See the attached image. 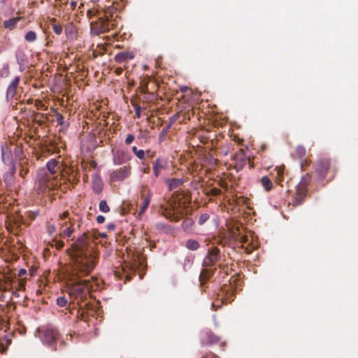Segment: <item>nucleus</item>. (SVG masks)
Wrapping results in <instances>:
<instances>
[{
    "label": "nucleus",
    "mask_w": 358,
    "mask_h": 358,
    "mask_svg": "<svg viewBox=\"0 0 358 358\" xmlns=\"http://www.w3.org/2000/svg\"><path fill=\"white\" fill-rule=\"evenodd\" d=\"M1 158L4 164L13 166V151L11 145L4 143L1 145Z\"/></svg>",
    "instance_id": "12"
},
{
    "label": "nucleus",
    "mask_w": 358,
    "mask_h": 358,
    "mask_svg": "<svg viewBox=\"0 0 358 358\" xmlns=\"http://www.w3.org/2000/svg\"><path fill=\"white\" fill-rule=\"evenodd\" d=\"M314 171L320 178H326L329 174L334 176L337 169L336 165L332 163L331 159L327 157H321L317 159L315 166Z\"/></svg>",
    "instance_id": "4"
},
{
    "label": "nucleus",
    "mask_w": 358,
    "mask_h": 358,
    "mask_svg": "<svg viewBox=\"0 0 358 358\" xmlns=\"http://www.w3.org/2000/svg\"><path fill=\"white\" fill-rule=\"evenodd\" d=\"M136 156L140 159H143L145 158V152L143 150H139L138 152H136Z\"/></svg>",
    "instance_id": "43"
},
{
    "label": "nucleus",
    "mask_w": 358,
    "mask_h": 358,
    "mask_svg": "<svg viewBox=\"0 0 358 358\" xmlns=\"http://www.w3.org/2000/svg\"><path fill=\"white\" fill-rule=\"evenodd\" d=\"M101 236H102L103 237H106V234H101Z\"/></svg>",
    "instance_id": "60"
},
{
    "label": "nucleus",
    "mask_w": 358,
    "mask_h": 358,
    "mask_svg": "<svg viewBox=\"0 0 358 358\" xmlns=\"http://www.w3.org/2000/svg\"><path fill=\"white\" fill-rule=\"evenodd\" d=\"M20 19H21L20 17H16L10 18L8 20H5L3 22V27L6 29L13 30L15 27L17 23L20 20Z\"/></svg>",
    "instance_id": "21"
},
{
    "label": "nucleus",
    "mask_w": 358,
    "mask_h": 358,
    "mask_svg": "<svg viewBox=\"0 0 358 358\" xmlns=\"http://www.w3.org/2000/svg\"><path fill=\"white\" fill-rule=\"evenodd\" d=\"M36 271V269L34 268V267H31L30 269H29V273H30V275L31 276H33L35 275V273Z\"/></svg>",
    "instance_id": "52"
},
{
    "label": "nucleus",
    "mask_w": 358,
    "mask_h": 358,
    "mask_svg": "<svg viewBox=\"0 0 358 358\" xmlns=\"http://www.w3.org/2000/svg\"><path fill=\"white\" fill-rule=\"evenodd\" d=\"M90 241L89 236L84 233L71 245L73 265L68 292L71 299L77 301L78 304L87 299L92 289V282L89 280H81V278L90 274L97 263V256L90 246Z\"/></svg>",
    "instance_id": "1"
},
{
    "label": "nucleus",
    "mask_w": 358,
    "mask_h": 358,
    "mask_svg": "<svg viewBox=\"0 0 358 358\" xmlns=\"http://www.w3.org/2000/svg\"><path fill=\"white\" fill-rule=\"evenodd\" d=\"M136 116L139 118L141 117V108L138 107L136 108Z\"/></svg>",
    "instance_id": "51"
},
{
    "label": "nucleus",
    "mask_w": 358,
    "mask_h": 358,
    "mask_svg": "<svg viewBox=\"0 0 358 358\" xmlns=\"http://www.w3.org/2000/svg\"><path fill=\"white\" fill-rule=\"evenodd\" d=\"M217 358H219V357H217Z\"/></svg>",
    "instance_id": "63"
},
{
    "label": "nucleus",
    "mask_w": 358,
    "mask_h": 358,
    "mask_svg": "<svg viewBox=\"0 0 358 358\" xmlns=\"http://www.w3.org/2000/svg\"><path fill=\"white\" fill-rule=\"evenodd\" d=\"M99 1H100V0H92V2H94V3H97V2H99Z\"/></svg>",
    "instance_id": "59"
},
{
    "label": "nucleus",
    "mask_w": 358,
    "mask_h": 358,
    "mask_svg": "<svg viewBox=\"0 0 358 358\" xmlns=\"http://www.w3.org/2000/svg\"><path fill=\"white\" fill-rule=\"evenodd\" d=\"M99 210L103 213H108L110 211V207L108 206L106 201L102 200L100 201L99 205Z\"/></svg>",
    "instance_id": "29"
},
{
    "label": "nucleus",
    "mask_w": 358,
    "mask_h": 358,
    "mask_svg": "<svg viewBox=\"0 0 358 358\" xmlns=\"http://www.w3.org/2000/svg\"><path fill=\"white\" fill-rule=\"evenodd\" d=\"M188 87L187 86H183V87H180V91L182 92V93H185L186 92L187 90H188Z\"/></svg>",
    "instance_id": "54"
},
{
    "label": "nucleus",
    "mask_w": 358,
    "mask_h": 358,
    "mask_svg": "<svg viewBox=\"0 0 358 358\" xmlns=\"http://www.w3.org/2000/svg\"><path fill=\"white\" fill-rule=\"evenodd\" d=\"M57 304L59 307H65L68 304V300L64 296H59L57 299Z\"/></svg>",
    "instance_id": "33"
},
{
    "label": "nucleus",
    "mask_w": 358,
    "mask_h": 358,
    "mask_svg": "<svg viewBox=\"0 0 358 358\" xmlns=\"http://www.w3.org/2000/svg\"><path fill=\"white\" fill-rule=\"evenodd\" d=\"M115 10L113 7H108L104 11L102 16H100L97 20L91 23V33L98 36L106 33L110 30L114 29L117 26V21L113 17V13Z\"/></svg>",
    "instance_id": "2"
},
{
    "label": "nucleus",
    "mask_w": 358,
    "mask_h": 358,
    "mask_svg": "<svg viewBox=\"0 0 358 358\" xmlns=\"http://www.w3.org/2000/svg\"><path fill=\"white\" fill-rule=\"evenodd\" d=\"M174 205L173 203L169 204V206H161L160 208L163 215L171 221L178 222L180 220L178 215H176L174 213Z\"/></svg>",
    "instance_id": "14"
},
{
    "label": "nucleus",
    "mask_w": 358,
    "mask_h": 358,
    "mask_svg": "<svg viewBox=\"0 0 358 358\" xmlns=\"http://www.w3.org/2000/svg\"><path fill=\"white\" fill-rule=\"evenodd\" d=\"M220 259V251L217 247L208 249L206 256L203 260V266L206 267L215 266Z\"/></svg>",
    "instance_id": "7"
},
{
    "label": "nucleus",
    "mask_w": 358,
    "mask_h": 358,
    "mask_svg": "<svg viewBox=\"0 0 358 358\" xmlns=\"http://www.w3.org/2000/svg\"><path fill=\"white\" fill-rule=\"evenodd\" d=\"M213 274V270L211 268H203L199 275V281L201 286L207 282Z\"/></svg>",
    "instance_id": "18"
},
{
    "label": "nucleus",
    "mask_w": 358,
    "mask_h": 358,
    "mask_svg": "<svg viewBox=\"0 0 358 358\" xmlns=\"http://www.w3.org/2000/svg\"><path fill=\"white\" fill-rule=\"evenodd\" d=\"M1 1H2V2H3V3H4V2H6L7 0H1Z\"/></svg>",
    "instance_id": "62"
},
{
    "label": "nucleus",
    "mask_w": 358,
    "mask_h": 358,
    "mask_svg": "<svg viewBox=\"0 0 358 358\" xmlns=\"http://www.w3.org/2000/svg\"><path fill=\"white\" fill-rule=\"evenodd\" d=\"M134 138H135V137L133 134H128L125 139V143L127 145L131 144L134 141Z\"/></svg>",
    "instance_id": "40"
},
{
    "label": "nucleus",
    "mask_w": 358,
    "mask_h": 358,
    "mask_svg": "<svg viewBox=\"0 0 358 358\" xmlns=\"http://www.w3.org/2000/svg\"><path fill=\"white\" fill-rule=\"evenodd\" d=\"M178 116H179L178 114H175L174 115H173L171 118V122H174L175 121H176Z\"/></svg>",
    "instance_id": "53"
},
{
    "label": "nucleus",
    "mask_w": 358,
    "mask_h": 358,
    "mask_svg": "<svg viewBox=\"0 0 358 358\" xmlns=\"http://www.w3.org/2000/svg\"><path fill=\"white\" fill-rule=\"evenodd\" d=\"M138 150H139L137 148V147H136V146L132 147V151L135 154V155H136V152H138Z\"/></svg>",
    "instance_id": "55"
},
{
    "label": "nucleus",
    "mask_w": 358,
    "mask_h": 358,
    "mask_svg": "<svg viewBox=\"0 0 358 358\" xmlns=\"http://www.w3.org/2000/svg\"><path fill=\"white\" fill-rule=\"evenodd\" d=\"M307 182L301 180L300 183L297 185L296 189V196L294 198L292 201V205L294 206H296L301 205L306 195V187Z\"/></svg>",
    "instance_id": "11"
},
{
    "label": "nucleus",
    "mask_w": 358,
    "mask_h": 358,
    "mask_svg": "<svg viewBox=\"0 0 358 358\" xmlns=\"http://www.w3.org/2000/svg\"><path fill=\"white\" fill-rule=\"evenodd\" d=\"M275 170L277 171L276 182L280 184V182L282 181V180H283V176H284V173H285V167L284 166L278 167L275 169Z\"/></svg>",
    "instance_id": "27"
},
{
    "label": "nucleus",
    "mask_w": 358,
    "mask_h": 358,
    "mask_svg": "<svg viewBox=\"0 0 358 358\" xmlns=\"http://www.w3.org/2000/svg\"><path fill=\"white\" fill-rule=\"evenodd\" d=\"M27 273V270L24 268H22L18 271V277L19 278H22Z\"/></svg>",
    "instance_id": "44"
},
{
    "label": "nucleus",
    "mask_w": 358,
    "mask_h": 358,
    "mask_svg": "<svg viewBox=\"0 0 358 358\" xmlns=\"http://www.w3.org/2000/svg\"><path fill=\"white\" fill-rule=\"evenodd\" d=\"M19 83V76L15 77L14 79L11 81L6 90L7 100H10L15 96Z\"/></svg>",
    "instance_id": "16"
},
{
    "label": "nucleus",
    "mask_w": 358,
    "mask_h": 358,
    "mask_svg": "<svg viewBox=\"0 0 358 358\" xmlns=\"http://www.w3.org/2000/svg\"><path fill=\"white\" fill-rule=\"evenodd\" d=\"M41 170H44L47 173H49L52 176H57V178H60L61 167L59 161L55 159L49 160L46 164V167Z\"/></svg>",
    "instance_id": "13"
},
{
    "label": "nucleus",
    "mask_w": 358,
    "mask_h": 358,
    "mask_svg": "<svg viewBox=\"0 0 358 358\" xmlns=\"http://www.w3.org/2000/svg\"><path fill=\"white\" fill-rule=\"evenodd\" d=\"M76 5H77V2H76V1H71V6L73 8H74L76 6Z\"/></svg>",
    "instance_id": "56"
},
{
    "label": "nucleus",
    "mask_w": 358,
    "mask_h": 358,
    "mask_svg": "<svg viewBox=\"0 0 358 358\" xmlns=\"http://www.w3.org/2000/svg\"><path fill=\"white\" fill-rule=\"evenodd\" d=\"M64 116L59 113H56L55 114V120L58 124L63 126L64 124Z\"/></svg>",
    "instance_id": "35"
},
{
    "label": "nucleus",
    "mask_w": 358,
    "mask_h": 358,
    "mask_svg": "<svg viewBox=\"0 0 358 358\" xmlns=\"http://www.w3.org/2000/svg\"><path fill=\"white\" fill-rule=\"evenodd\" d=\"M52 241L54 242L52 245H55L57 250H60L64 246V243L62 241L57 240L55 238L52 240Z\"/></svg>",
    "instance_id": "37"
},
{
    "label": "nucleus",
    "mask_w": 358,
    "mask_h": 358,
    "mask_svg": "<svg viewBox=\"0 0 358 358\" xmlns=\"http://www.w3.org/2000/svg\"><path fill=\"white\" fill-rule=\"evenodd\" d=\"M143 172L145 173H148L150 172V167L147 166L145 169H143Z\"/></svg>",
    "instance_id": "57"
},
{
    "label": "nucleus",
    "mask_w": 358,
    "mask_h": 358,
    "mask_svg": "<svg viewBox=\"0 0 358 358\" xmlns=\"http://www.w3.org/2000/svg\"><path fill=\"white\" fill-rule=\"evenodd\" d=\"M124 152L123 151H117L114 154L113 162L115 164H122L124 162Z\"/></svg>",
    "instance_id": "23"
},
{
    "label": "nucleus",
    "mask_w": 358,
    "mask_h": 358,
    "mask_svg": "<svg viewBox=\"0 0 358 358\" xmlns=\"http://www.w3.org/2000/svg\"><path fill=\"white\" fill-rule=\"evenodd\" d=\"M217 184L219 185L220 187H221L222 188L224 189L225 190H227V188H228V184L226 180H222V179H220L219 180Z\"/></svg>",
    "instance_id": "39"
},
{
    "label": "nucleus",
    "mask_w": 358,
    "mask_h": 358,
    "mask_svg": "<svg viewBox=\"0 0 358 358\" xmlns=\"http://www.w3.org/2000/svg\"><path fill=\"white\" fill-rule=\"evenodd\" d=\"M220 341V338L212 331L206 330L201 334L200 343L201 346H209L217 344Z\"/></svg>",
    "instance_id": "9"
},
{
    "label": "nucleus",
    "mask_w": 358,
    "mask_h": 358,
    "mask_svg": "<svg viewBox=\"0 0 358 358\" xmlns=\"http://www.w3.org/2000/svg\"><path fill=\"white\" fill-rule=\"evenodd\" d=\"M28 171H29L27 169L22 168V169L20 171V176L22 178L25 177V176L27 174Z\"/></svg>",
    "instance_id": "45"
},
{
    "label": "nucleus",
    "mask_w": 358,
    "mask_h": 358,
    "mask_svg": "<svg viewBox=\"0 0 358 358\" xmlns=\"http://www.w3.org/2000/svg\"><path fill=\"white\" fill-rule=\"evenodd\" d=\"M230 287L225 286L222 287V290L217 294L216 299L212 303V307L215 310L221 308L224 303H227L233 301L232 296L234 294L230 292Z\"/></svg>",
    "instance_id": "6"
},
{
    "label": "nucleus",
    "mask_w": 358,
    "mask_h": 358,
    "mask_svg": "<svg viewBox=\"0 0 358 358\" xmlns=\"http://www.w3.org/2000/svg\"><path fill=\"white\" fill-rule=\"evenodd\" d=\"M247 159L248 157L243 149H239L234 155L232 159L234 162V165L233 166V168L236 171V172H238L243 169L246 164Z\"/></svg>",
    "instance_id": "10"
},
{
    "label": "nucleus",
    "mask_w": 358,
    "mask_h": 358,
    "mask_svg": "<svg viewBox=\"0 0 358 358\" xmlns=\"http://www.w3.org/2000/svg\"><path fill=\"white\" fill-rule=\"evenodd\" d=\"M168 166L167 161L162 158H157L153 162V172L155 177H159L162 171L166 169Z\"/></svg>",
    "instance_id": "15"
},
{
    "label": "nucleus",
    "mask_w": 358,
    "mask_h": 358,
    "mask_svg": "<svg viewBox=\"0 0 358 358\" xmlns=\"http://www.w3.org/2000/svg\"><path fill=\"white\" fill-rule=\"evenodd\" d=\"M248 241V238L245 235H241L240 236V242L242 243H246Z\"/></svg>",
    "instance_id": "46"
},
{
    "label": "nucleus",
    "mask_w": 358,
    "mask_h": 358,
    "mask_svg": "<svg viewBox=\"0 0 358 358\" xmlns=\"http://www.w3.org/2000/svg\"><path fill=\"white\" fill-rule=\"evenodd\" d=\"M222 191L216 187H213L210 190H205L204 194L207 196H217L221 194Z\"/></svg>",
    "instance_id": "26"
},
{
    "label": "nucleus",
    "mask_w": 358,
    "mask_h": 358,
    "mask_svg": "<svg viewBox=\"0 0 358 358\" xmlns=\"http://www.w3.org/2000/svg\"><path fill=\"white\" fill-rule=\"evenodd\" d=\"M131 166H124L117 170L113 171L110 174V179L113 182L124 180L131 174Z\"/></svg>",
    "instance_id": "8"
},
{
    "label": "nucleus",
    "mask_w": 358,
    "mask_h": 358,
    "mask_svg": "<svg viewBox=\"0 0 358 358\" xmlns=\"http://www.w3.org/2000/svg\"><path fill=\"white\" fill-rule=\"evenodd\" d=\"M41 341L50 346L59 339L60 334L58 330L50 325L43 327L41 330Z\"/></svg>",
    "instance_id": "5"
},
{
    "label": "nucleus",
    "mask_w": 358,
    "mask_h": 358,
    "mask_svg": "<svg viewBox=\"0 0 358 358\" xmlns=\"http://www.w3.org/2000/svg\"><path fill=\"white\" fill-rule=\"evenodd\" d=\"M96 221L99 224L103 223L105 221V217L103 215H98L96 217Z\"/></svg>",
    "instance_id": "47"
},
{
    "label": "nucleus",
    "mask_w": 358,
    "mask_h": 358,
    "mask_svg": "<svg viewBox=\"0 0 358 358\" xmlns=\"http://www.w3.org/2000/svg\"><path fill=\"white\" fill-rule=\"evenodd\" d=\"M295 153L299 158H303L306 155V149L301 145L297 146L295 150Z\"/></svg>",
    "instance_id": "30"
},
{
    "label": "nucleus",
    "mask_w": 358,
    "mask_h": 358,
    "mask_svg": "<svg viewBox=\"0 0 358 358\" xmlns=\"http://www.w3.org/2000/svg\"><path fill=\"white\" fill-rule=\"evenodd\" d=\"M36 34L34 31H28L24 36L25 40L28 42H34L36 40Z\"/></svg>",
    "instance_id": "28"
},
{
    "label": "nucleus",
    "mask_w": 358,
    "mask_h": 358,
    "mask_svg": "<svg viewBox=\"0 0 358 358\" xmlns=\"http://www.w3.org/2000/svg\"><path fill=\"white\" fill-rule=\"evenodd\" d=\"M210 215L208 213L201 214L198 219V223L199 225H203L208 220Z\"/></svg>",
    "instance_id": "32"
},
{
    "label": "nucleus",
    "mask_w": 358,
    "mask_h": 358,
    "mask_svg": "<svg viewBox=\"0 0 358 358\" xmlns=\"http://www.w3.org/2000/svg\"><path fill=\"white\" fill-rule=\"evenodd\" d=\"M185 182L183 178H171L168 179L166 183L169 185L170 191L174 190L181 186Z\"/></svg>",
    "instance_id": "20"
},
{
    "label": "nucleus",
    "mask_w": 358,
    "mask_h": 358,
    "mask_svg": "<svg viewBox=\"0 0 358 358\" xmlns=\"http://www.w3.org/2000/svg\"><path fill=\"white\" fill-rule=\"evenodd\" d=\"M9 74V69L8 66H4L1 71V75L3 77H8Z\"/></svg>",
    "instance_id": "42"
},
{
    "label": "nucleus",
    "mask_w": 358,
    "mask_h": 358,
    "mask_svg": "<svg viewBox=\"0 0 358 358\" xmlns=\"http://www.w3.org/2000/svg\"><path fill=\"white\" fill-rule=\"evenodd\" d=\"M3 308V306L0 303V310Z\"/></svg>",
    "instance_id": "61"
},
{
    "label": "nucleus",
    "mask_w": 358,
    "mask_h": 358,
    "mask_svg": "<svg viewBox=\"0 0 358 358\" xmlns=\"http://www.w3.org/2000/svg\"><path fill=\"white\" fill-rule=\"evenodd\" d=\"M61 178L52 176L44 170H38L36 176L35 185L38 192L45 193L55 189L61 185Z\"/></svg>",
    "instance_id": "3"
},
{
    "label": "nucleus",
    "mask_w": 358,
    "mask_h": 358,
    "mask_svg": "<svg viewBox=\"0 0 358 358\" xmlns=\"http://www.w3.org/2000/svg\"><path fill=\"white\" fill-rule=\"evenodd\" d=\"M14 287L19 291H24L26 285V278H17L13 281Z\"/></svg>",
    "instance_id": "25"
},
{
    "label": "nucleus",
    "mask_w": 358,
    "mask_h": 358,
    "mask_svg": "<svg viewBox=\"0 0 358 358\" xmlns=\"http://www.w3.org/2000/svg\"><path fill=\"white\" fill-rule=\"evenodd\" d=\"M134 57V55L132 52H121L115 56V60L118 63H122L127 60L132 59Z\"/></svg>",
    "instance_id": "19"
},
{
    "label": "nucleus",
    "mask_w": 358,
    "mask_h": 358,
    "mask_svg": "<svg viewBox=\"0 0 358 358\" xmlns=\"http://www.w3.org/2000/svg\"><path fill=\"white\" fill-rule=\"evenodd\" d=\"M73 231V229L71 227V226H69L60 232V236L62 237H70Z\"/></svg>",
    "instance_id": "31"
},
{
    "label": "nucleus",
    "mask_w": 358,
    "mask_h": 358,
    "mask_svg": "<svg viewBox=\"0 0 358 358\" xmlns=\"http://www.w3.org/2000/svg\"><path fill=\"white\" fill-rule=\"evenodd\" d=\"M262 186L266 191H270L273 187V183L268 176H264L260 180Z\"/></svg>",
    "instance_id": "22"
},
{
    "label": "nucleus",
    "mask_w": 358,
    "mask_h": 358,
    "mask_svg": "<svg viewBox=\"0 0 358 358\" xmlns=\"http://www.w3.org/2000/svg\"><path fill=\"white\" fill-rule=\"evenodd\" d=\"M68 215H69V213L65 212V213H64L62 214V218H63V219H64V218H66V217H68Z\"/></svg>",
    "instance_id": "58"
},
{
    "label": "nucleus",
    "mask_w": 358,
    "mask_h": 358,
    "mask_svg": "<svg viewBox=\"0 0 358 358\" xmlns=\"http://www.w3.org/2000/svg\"><path fill=\"white\" fill-rule=\"evenodd\" d=\"M199 246V242L194 239H188L185 243V247L189 250H196Z\"/></svg>",
    "instance_id": "24"
},
{
    "label": "nucleus",
    "mask_w": 358,
    "mask_h": 358,
    "mask_svg": "<svg viewBox=\"0 0 358 358\" xmlns=\"http://www.w3.org/2000/svg\"><path fill=\"white\" fill-rule=\"evenodd\" d=\"M52 29L54 32L57 35H60L62 33L63 30L62 27L59 24H53Z\"/></svg>",
    "instance_id": "36"
},
{
    "label": "nucleus",
    "mask_w": 358,
    "mask_h": 358,
    "mask_svg": "<svg viewBox=\"0 0 358 358\" xmlns=\"http://www.w3.org/2000/svg\"><path fill=\"white\" fill-rule=\"evenodd\" d=\"M14 152L16 157H17L18 159H20L23 158V151L21 146L16 145Z\"/></svg>",
    "instance_id": "34"
},
{
    "label": "nucleus",
    "mask_w": 358,
    "mask_h": 358,
    "mask_svg": "<svg viewBox=\"0 0 358 358\" xmlns=\"http://www.w3.org/2000/svg\"><path fill=\"white\" fill-rule=\"evenodd\" d=\"M221 152H222V153H223L224 155H227L230 152V148L226 147V148H222Z\"/></svg>",
    "instance_id": "48"
},
{
    "label": "nucleus",
    "mask_w": 358,
    "mask_h": 358,
    "mask_svg": "<svg viewBox=\"0 0 358 358\" xmlns=\"http://www.w3.org/2000/svg\"><path fill=\"white\" fill-rule=\"evenodd\" d=\"M122 72H123V69L122 67L116 68L115 70V73L117 76L121 75L122 73Z\"/></svg>",
    "instance_id": "50"
},
{
    "label": "nucleus",
    "mask_w": 358,
    "mask_h": 358,
    "mask_svg": "<svg viewBox=\"0 0 358 358\" xmlns=\"http://www.w3.org/2000/svg\"><path fill=\"white\" fill-rule=\"evenodd\" d=\"M107 229L110 231H113L115 229V225L110 222L107 224Z\"/></svg>",
    "instance_id": "49"
},
{
    "label": "nucleus",
    "mask_w": 358,
    "mask_h": 358,
    "mask_svg": "<svg viewBox=\"0 0 358 358\" xmlns=\"http://www.w3.org/2000/svg\"><path fill=\"white\" fill-rule=\"evenodd\" d=\"M150 199H151V193L150 191H148L147 193H143L141 194L142 203L141 205L140 210L138 213L139 217L142 216L144 214V213L146 211V210L150 204Z\"/></svg>",
    "instance_id": "17"
},
{
    "label": "nucleus",
    "mask_w": 358,
    "mask_h": 358,
    "mask_svg": "<svg viewBox=\"0 0 358 358\" xmlns=\"http://www.w3.org/2000/svg\"><path fill=\"white\" fill-rule=\"evenodd\" d=\"M94 191L96 192V193H99L101 191V189H102L101 188V181L96 182L94 184Z\"/></svg>",
    "instance_id": "41"
},
{
    "label": "nucleus",
    "mask_w": 358,
    "mask_h": 358,
    "mask_svg": "<svg viewBox=\"0 0 358 358\" xmlns=\"http://www.w3.org/2000/svg\"><path fill=\"white\" fill-rule=\"evenodd\" d=\"M55 230H56V228H55V225H53L50 223H48L47 231L50 236H52L55 232Z\"/></svg>",
    "instance_id": "38"
}]
</instances>
